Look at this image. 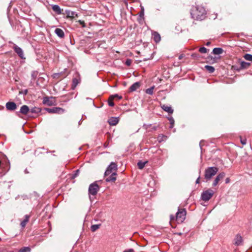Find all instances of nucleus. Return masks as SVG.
Listing matches in <instances>:
<instances>
[{"label":"nucleus","mask_w":252,"mask_h":252,"mask_svg":"<svg viewBox=\"0 0 252 252\" xmlns=\"http://www.w3.org/2000/svg\"><path fill=\"white\" fill-rule=\"evenodd\" d=\"M10 169V164L9 161L6 160H3L1 157H0V177L4 175Z\"/></svg>","instance_id":"obj_3"},{"label":"nucleus","mask_w":252,"mask_h":252,"mask_svg":"<svg viewBox=\"0 0 252 252\" xmlns=\"http://www.w3.org/2000/svg\"><path fill=\"white\" fill-rule=\"evenodd\" d=\"M154 89V86L151 87L150 88L146 89L145 92L147 94L152 95L153 94Z\"/></svg>","instance_id":"obj_31"},{"label":"nucleus","mask_w":252,"mask_h":252,"mask_svg":"<svg viewBox=\"0 0 252 252\" xmlns=\"http://www.w3.org/2000/svg\"><path fill=\"white\" fill-rule=\"evenodd\" d=\"M30 111L32 113L38 114V113L40 112L41 109L38 107H34L32 108L30 110Z\"/></svg>","instance_id":"obj_28"},{"label":"nucleus","mask_w":252,"mask_h":252,"mask_svg":"<svg viewBox=\"0 0 252 252\" xmlns=\"http://www.w3.org/2000/svg\"><path fill=\"white\" fill-rule=\"evenodd\" d=\"M167 138V137L164 135H160L158 136V140L159 141V142H161V141H163V140H166Z\"/></svg>","instance_id":"obj_36"},{"label":"nucleus","mask_w":252,"mask_h":252,"mask_svg":"<svg viewBox=\"0 0 252 252\" xmlns=\"http://www.w3.org/2000/svg\"><path fill=\"white\" fill-rule=\"evenodd\" d=\"M186 211L185 209L178 208V212L176 213V217L173 215L170 216V220L173 221L175 220L178 223L183 222L186 219Z\"/></svg>","instance_id":"obj_2"},{"label":"nucleus","mask_w":252,"mask_h":252,"mask_svg":"<svg viewBox=\"0 0 252 252\" xmlns=\"http://www.w3.org/2000/svg\"><path fill=\"white\" fill-rule=\"evenodd\" d=\"M55 32L60 38H63L64 36V32L61 29L56 28Z\"/></svg>","instance_id":"obj_20"},{"label":"nucleus","mask_w":252,"mask_h":252,"mask_svg":"<svg viewBox=\"0 0 252 252\" xmlns=\"http://www.w3.org/2000/svg\"><path fill=\"white\" fill-rule=\"evenodd\" d=\"M124 252H134V251L133 249H129V250L125 251Z\"/></svg>","instance_id":"obj_42"},{"label":"nucleus","mask_w":252,"mask_h":252,"mask_svg":"<svg viewBox=\"0 0 252 252\" xmlns=\"http://www.w3.org/2000/svg\"><path fill=\"white\" fill-rule=\"evenodd\" d=\"M244 58L247 61L252 62V55L246 54L244 56Z\"/></svg>","instance_id":"obj_34"},{"label":"nucleus","mask_w":252,"mask_h":252,"mask_svg":"<svg viewBox=\"0 0 252 252\" xmlns=\"http://www.w3.org/2000/svg\"><path fill=\"white\" fill-rule=\"evenodd\" d=\"M119 118L111 117L108 120V123L110 126H116L119 123Z\"/></svg>","instance_id":"obj_17"},{"label":"nucleus","mask_w":252,"mask_h":252,"mask_svg":"<svg viewBox=\"0 0 252 252\" xmlns=\"http://www.w3.org/2000/svg\"><path fill=\"white\" fill-rule=\"evenodd\" d=\"M100 226V224H94L92 225L91 227V230L92 232H94L97 230L98 228H99Z\"/></svg>","instance_id":"obj_29"},{"label":"nucleus","mask_w":252,"mask_h":252,"mask_svg":"<svg viewBox=\"0 0 252 252\" xmlns=\"http://www.w3.org/2000/svg\"><path fill=\"white\" fill-rule=\"evenodd\" d=\"M153 37L154 40L156 42H159L160 41V36L157 32H154L153 33Z\"/></svg>","instance_id":"obj_23"},{"label":"nucleus","mask_w":252,"mask_h":252,"mask_svg":"<svg viewBox=\"0 0 252 252\" xmlns=\"http://www.w3.org/2000/svg\"><path fill=\"white\" fill-rule=\"evenodd\" d=\"M130 64H131V61L130 60H127L126 61V64L127 65H130Z\"/></svg>","instance_id":"obj_41"},{"label":"nucleus","mask_w":252,"mask_h":252,"mask_svg":"<svg viewBox=\"0 0 252 252\" xmlns=\"http://www.w3.org/2000/svg\"><path fill=\"white\" fill-rule=\"evenodd\" d=\"M190 15L194 20L201 21L206 18V11L203 6L197 5L192 8Z\"/></svg>","instance_id":"obj_1"},{"label":"nucleus","mask_w":252,"mask_h":252,"mask_svg":"<svg viewBox=\"0 0 252 252\" xmlns=\"http://www.w3.org/2000/svg\"><path fill=\"white\" fill-rule=\"evenodd\" d=\"M111 96H112L114 99L115 98H118L119 99H121L122 98V97L121 96H119L117 94H114V95H111Z\"/></svg>","instance_id":"obj_39"},{"label":"nucleus","mask_w":252,"mask_h":252,"mask_svg":"<svg viewBox=\"0 0 252 252\" xmlns=\"http://www.w3.org/2000/svg\"><path fill=\"white\" fill-rule=\"evenodd\" d=\"M241 68H248L251 65V63H249L245 62L244 61H242L240 63Z\"/></svg>","instance_id":"obj_26"},{"label":"nucleus","mask_w":252,"mask_h":252,"mask_svg":"<svg viewBox=\"0 0 252 252\" xmlns=\"http://www.w3.org/2000/svg\"><path fill=\"white\" fill-rule=\"evenodd\" d=\"M46 110L49 113L63 114L64 112V109L60 107H53L51 108H46Z\"/></svg>","instance_id":"obj_8"},{"label":"nucleus","mask_w":252,"mask_h":252,"mask_svg":"<svg viewBox=\"0 0 252 252\" xmlns=\"http://www.w3.org/2000/svg\"><path fill=\"white\" fill-rule=\"evenodd\" d=\"M52 9L57 14H61L62 13V9L58 5H52Z\"/></svg>","instance_id":"obj_22"},{"label":"nucleus","mask_w":252,"mask_h":252,"mask_svg":"<svg viewBox=\"0 0 252 252\" xmlns=\"http://www.w3.org/2000/svg\"><path fill=\"white\" fill-rule=\"evenodd\" d=\"M146 163L147 162L139 161L137 163V166L140 169H142L144 167Z\"/></svg>","instance_id":"obj_33"},{"label":"nucleus","mask_w":252,"mask_h":252,"mask_svg":"<svg viewBox=\"0 0 252 252\" xmlns=\"http://www.w3.org/2000/svg\"><path fill=\"white\" fill-rule=\"evenodd\" d=\"M30 111V109L27 105H23L20 110V113L24 115H27Z\"/></svg>","instance_id":"obj_18"},{"label":"nucleus","mask_w":252,"mask_h":252,"mask_svg":"<svg viewBox=\"0 0 252 252\" xmlns=\"http://www.w3.org/2000/svg\"><path fill=\"white\" fill-rule=\"evenodd\" d=\"M80 78L79 74H77V77L74 78L72 79V83L71 85V89L74 90L77 85L80 83Z\"/></svg>","instance_id":"obj_14"},{"label":"nucleus","mask_w":252,"mask_h":252,"mask_svg":"<svg viewBox=\"0 0 252 252\" xmlns=\"http://www.w3.org/2000/svg\"><path fill=\"white\" fill-rule=\"evenodd\" d=\"M117 170V165L115 162H112L107 167L105 172L104 175L105 177L109 176L111 173H116Z\"/></svg>","instance_id":"obj_6"},{"label":"nucleus","mask_w":252,"mask_h":252,"mask_svg":"<svg viewBox=\"0 0 252 252\" xmlns=\"http://www.w3.org/2000/svg\"><path fill=\"white\" fill-rule=\"evenodd\" d=\"M223 52V50L221 48H215L213 50V53L215 55L221 54Z\"/></svg>","instance_id":"obj_25"},{"label":"nucleus","mask_w":252,"mask_h":252,"mask_svg":"<svg viewBox=\"0 0 252 252\" xmlns=\"http://www.w3.org/2000/svg\"><path fill=\"white\" fill-rule=\"evenodd\" d=\"M241 143L243 145H246L247 143V140L246 139H242V138L241 137Z\"/></svg>","instance_id":"obj_40"},{"label":"nucleus","mask_w":252,"mask_h":252,"mask_svg":"<svg viewBox=\"0 0 252 252\" xmlns=\"http://www.w3.org/2000/svg\"><path fill=\"white\" fill-rule=\"evenodd\" d=\"M30 219V216L26 215L25 216V219L24 220L21 221V226L22 227H25L26 225L27 222L29 221Z\"/></svg>","instance_id":"obj_24"},{"label":"nucleus","mask_w":252,"mask_h":252,"mask_svg":"<svg viewBox=\"0 0 252 252\" xmlns=\"http://www.w3.org/2000/svg\"><path fill=\"white\" fill-rule=\"evenodd\" d=\"M192 56L195 57V54H193Z\"/></svg>","instance_id":"obj_47"},{"label":"nucleus","mask_w":252,"mask_h":252,"mask_svg":"<svg viewBox=\"0 0 252 252\" xmlns=\"http://www.w3.org/2000/svg\"><path fill=\"white\" fill-rule=\"evenodd\" d=\"M207 60V62L209 63H213L216 62V59L212 57H209Z\"/></svg>","instance_id":"obj_35"},{"label":"nucleus","mask_w":252,"mask_h":252,"mask_svg":"<svg viewBox=\"0 0 252 252\" xmlns=\"http://www.w3.org/2000/svg\"><path fill=\"white\" fill-rule=\"evenodd\" d=\"M161 107L164 111L168 113L169 114H172L173 112V109L172 108L171 106H168L167 105L163 104L161 106Z\"/></svg>","instance_id":"obj_19"},{"label":"nucleus","mask_w":252,"mask_h":252,"mask_svg":"<svg viewBox=\"0 0 252 252\" xmlns=\"http://www.w3.org/2000/svg\"><path fill=\"white\" fill-rule=\"evenodd\" d=\"M168 120H169L171 125L170 126V128H172L174 126V120L172 117L169 118Z\"/></svg>","instance_id":"obj_38"},{"label":"nucleus","mask_w":252,"mask_h":252,"mask_svg":"<svg viewBox=\"0 0 252 252\" xmlns=\"http://www.w3.org/2000/svg\"><path fill=\"white\" fill-rule=\"evenodd\" d=\"M229 182V180L228 178H227L226 179V183H228Z\"/></svg>","instance_id":"obj_46"},{"label":"nucleus","mask_w":252,"mask_h":252,"mask_svg":"<svg viewBox=\"0 0 252 252\" xmlns=\"http://www.w3.org/2000/svg\"><path fill=\"white\" fill-rule=\"evenodd\" d=\"M114 99L112 96H110L109 99L108 100V104L110 106L113 107L114 106L115 104L113 102Z\"/></svg>","instance_id":"obj_32"},{"label":"nucleus","mask_w":252,"mask_h":252,"mask_svg":"<svg viewBox=\"0 0 252 252\" xmlns=\"http://www.w3.org/2000/svg\"><path fill=\"white\" fill-rule=\"evenodd\" d=\"M218 171V168L216 167H209L205 170L204 178L206 181L210 180L212 177L215 176Z\"/></svg>","instance_id":"obj_4"},{"label":"nucleus","mask_w":252,"mask_h":252,"mask_svg":"<svg viewBox=\"0 0 252 252\" xmlns=\"http://www.w3.org/2000/svg\"><path fill=\"white\" fill-rule=\"evenodd\" d=\"M199 51L201 53H206L207 52V49L205 47H202L199 48Z\"/></svg>","instance_id":"obj_37"},{"label":"nucleus","mask_w":252,"mask_h":252,"mask_svg":"<svg viewBox=\"0 0 252 252\" xmlns=\"http://www.w3.org/2000/svg\"><path fill=\"white\" fill-rule=\"evenodd\" d=\"M43 104L48 106H51L53 105L54 103L53 101V97H49L48 96L44 97L43 98Z\"/></svg>","instance_id":"obj_15"},{"label":"nucleus","mask_w":252,"mask_h":252,"mask_svg":"<svg viewBox=\"0 0 252 252\" xmlns=\"http://www.w3.org/2000/svg\"><path fill=\"white\" fill-rule=\"evenodd\" d=\"M225 173L224 172H221L217 176V177L215 178L213 183V186L214 187H215L217 185V184H218V183L219 182V181L220 180H221V179H222L224 177H225Z\"/></svg>","instance_id":"obj_12"},{"label":"nucleus","mask_w":252,"mask_h":252,"mask_svg":"<svg viewBox=\"0 0 252 252\" xmlns=\"http://www.w3.org/2000/svg\"><path fill=\"white\" fill-rule=\"evenodd\" d=\"M199 181H200V177H199L197 180H196V184H198L199 183Z\"/></svg>","instance_id":"obj_44"},{"label":"nucleus","mask_w":252,"mask_h":252,"mask_svg":"<svg viewBox=\"0 0 252 252\" xmlns=\"http://www.w3.org/2000/svg\"><path fill=\"white\" fill-rule=\"evenodd\" d=\"M184 57V55L182 54L179 56V60H181Z\"/></svg>","instance_id":"obj_43"},{"label":"nucleus","mask_w":252,"mask_h":252,"mask_svg":"<svg viewBox=\"0 0 252 252\" xmlns=\"http://www.w3.org/2000/svg\"><path fill=\"white\" fill-rule=\"evenodd\" d=\"M140 86V84L139 82H135L129 88V91L130 92H134L137 90Z\"/></svg>","instance_id":"obj_21"},{"label":"nucleus","mask_w":252,"mask_h":252,"mask_svg":"<svg viewBox=\"0 0 252 252\" xmlns=\"http://www.w3.org/2000/svg\"><path fill=\"white\" fill-rule=\"evenodd\" d=\"M6 108L7 110L13 111L15 110L17 108L16 103L14 102H8L5 105Z\"/></svg>","instance_id":"obj_11"},{"label":"nucleus","mask_w":252,"mask_h":252,"mask_svg":"<svg viewBox=\"0 0 252 252\" xmlns=\"http://www.w3.org/2000/svg\"><path fill=\"white\" fill-rule=\"evenodd\" d=\"M99 187L96 182L91 184L89 188V193L92 195H95L98 191Z\"/></svg>","instance_id":"obj_7"},{"label":"nucleus","mask_w":252,"mask_h":252,"mask_svg":"<svg viewBox=\"0 0 252 252\" xmlns=\"http://www.w3.org/2000/svg\"><path fill=\"white\" fill-rule=\"evenodd\" d=\"M117 173H111L108 176H106V181L107 182H115L116 180Z\"/></svg>","instance_id":"obj_16"},{"label":"nucleus","mask_w":252,"mask_h":252,"mask_svg":"<svg viewBox=\"0 0 252 252\" xmlns=\"http://www.w3.org/2000/svg\"><path fill=\"white\" fill-rule=\"evenodd\" d=\"M211 44V43L210 42H207L206 44V45L207 46H209L210 44Z\"/></svg>","instance_id":"obj_45"},{"label":"nucleus","mask_w":252,"mask_h":252,"mask_svg":"<svg viewBox=\"0 0 252 252\" xmlns=\"http://www.w3.org/2000/svg\"><path fill=\"white\" fill-rule=\"evenodd\" d=\"M234 241V244L236 246H238L242 245L243 242V239L240 234H237L236 235Z\"/></svg>","instance_id":"obj_10"},{"label":"nucleus","mask_w":252,"mask_h":252,"mask_svg":"<svg viewBox=\"0 0 252 252\" xmlns=\"http://www.w3.org/2000/svg\"><path fill=\"white\" fill-rule=\"evenodd\" d=\"M12 48L13 49L15 52L17 53V54L21 59H25L24 57L23 51L20 47H18L16 44L13 43Z\"/></svg>","instance_id":"obj_9"},{"label":"nucleus","mask_w":252,"mask_h":252,"mask_svg":"<svg viewBox=\"0 0 252 252\" xmlns=\"http://www.w3.org/2000/svg\"><path fill=\"white\" fill-rule=\"evenodd\" d=\"M31 249L28 247H23L19 250V252H30Z\"/></svg>","instance_id":"obj_30"},{"label":"nucleus","mask_w":252,"mask_h":252,"mask_svg":"<svg viewBox=\"0 0 252 252\" xmlns=\"http://www.w3.org/2000/svg\"><path fill=\"white\" fill-rule=\"evenodd\" d=\"M214 193V191L213 190L211 189H208L202 193L201 199L204 201H207L212 198Z\"/></svg>","instance_id":"obj_5"},{"label":"nucleus","mask_w":252,"mask_h":252,"mask_svg":"<svg viewBox=\"0 0 252 252\" xmlns=\"http://www.w3.org/2000/svg\"><path fill=\"white\" fill-rule=\"evenodd\" d=\"M64 14L66 15L67 18L72 19L77 16V14L75 12L69 10H65Z\"/></svg>","instance_id":"obj_13"},{"label":"nucleus","mask_w":252,"mask_h":252,"mask_svg":"<svg viewBox=\"0 0 252 252\" xmlns=\"http://www.w3.org/2000/svg\"><path fill=\"white\" fill-rule=\"evenodd\" d=\"M205 69L209 73H212L215 71V68L213 66L206 65L204 66Z\"/></svg>","instance_id":"obj_27"}]
</instances>
